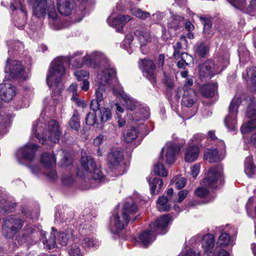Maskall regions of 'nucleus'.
Returning <instances> with one entry per match:
<instances>
[{
    "label": "nucleus",
    "instance_id": "f257e3e1",
    "mask_svg": "<svg viewBox=\"0 0 256 256\" xmlns=\"http://www.w3.org/2000/svg\"><path fill=\"white\" fill-rule=\"evenodd\" d=\"M80 52H76L68 58L58 57L52 62L46 77V82L48 86L53 89V94L60 95L62 90L60 82L65 72L64 64L66 62L68 61L74 68H80L84 64H86L84 62L85 56L82 58Z\"/></svg>",
    "mask_w": 256,
    "mask_h": 256
},
{
    "label": "nucleus",
    "instance_id": "f03ea898",
    "mask_svg": "<svg viewBox=\"0 0 256 256\" xmlns=\"http://www.w3.org/2000/svg\"><path fill=\"white\" fill-rule=\"evenodd\" d=\"M32 134L44 144H47L48 140L54 143L58 142L62 132L58 122L52 120L48 122L46 130L42 123L35 122L32 126Z\"/></svg>",
    "mask_w": 256,
    "mask_h": 256
},
{
    "label": "nucleus",
    "instance_id": "7ed1b4c3",
    "mask_svg": "<svg viewBox=\"0 0 256 256\" xmlns=\"http://www.w3.org/2000/svg\"><path fill=\"white\" fill-rule=\"evenodd\" d=\"M182 146L172 142H168L162 149L160 157L158 162L154 166L156 174L160 176H166L168 172L162 163L164 160L168 164H172L175 160V156L178 154Z\"/></svg>",
    "mask_w": 256,
    "mask_h": 256
},
{
    "label": "nucleus",
    "instance_id": "20e7f679",
    "mask_svg": "<svg viewBox=\"0 0 256 256\" xmlns=\"http://www.w3.org/2000/svg\"><path fill=\"white\" fill-rule=\"evenodd\" d=\"M138 210V207L133 202H128L124 204L121 211L114 213L112 218L117 230H121L128 225L132 216Z\"/></svg>",
    "mask_w": 256,
    "mask_h": 256
},
{
    "label": "nucleus",
    "instance_id": "39448f33",
    "mask_svg": "<svg viewBox=\"0 0 256 256\" xmlns=\"http://www.w3.org/2000/svg\"><path fill=\"white\" fill-rule=\"evenodd\" d=\"M48 14L50 20L57 21L58 14L53 0H36L33 4V15L42 18Z\"/></svg>",
    "mask_w": 256,
    "mask_h": 256
},
{
    "label": "nucleus",
    "instance_id": "423d86ee",
    "mask_svg": "<svg viewBox=\"0 0 256 256\" xmlns=\"http://www.w3.org/2000/svg\"><path fill=\"white\" fill-rule=\"evenodd\" d=\"M223 168L222 166L211 168L208 172V176L202 181L204 186L215 188L222 184Z\"/></svg>",
    "mask_w": 256,
    "mask_h": 256
},
{
    "label": "nucleus",
    "instance_id": "0eeeda50",
    "mask_svg": "<svg viewBox=\"0 0 256 256\" xmlns=\"http://www.w3.org/2000/svg\"><path fill=\"white\" fill-rule=\"evenodd\" d=\"M241 102V98H234L230 104L228 114L224 120L225 125L230 131H234L236 128L238 110Z\"/></svg>",
    "mask_w": 256,
    "mask_h": 256
},
{
    "label": "nucleus",
    "instance_id": "6e6552de",
    "mask_svg": "<svg viewBox=\"0 0 256 256\" xmlns=\"http://www.w3.org/2000/svg\"><path fill=\"white\" fill-rule=\"evenodd\" d=\"M81 164L84 170L92 174V176L94 180L101 182L104 181V174L100 168H97L94 159L91 156H82Z\"/></svg>",
    "mask_w": 256,
    "mask_h": 256
},
{
    "label": "nucleus",
    "instance_id": "1a4fd4ad",
    "mask_svg": "<svg viewBox=\"0 0 256 256\" xmlns=\"http://www.w3.org/2000/svg\"><path fill=\"white\" fill-rule=\"evenodd\" d=\"M22 225L20 219L14 217L7 218L2 225V234L5 237L11 238L20 230Z\"/></svg>",
    "mask_w": 256,
    "mask_h": 256
},
{
    "label": "nucleus",
    "instance_id": "9d476101",
    "mask_svg": "<svg viewBox=\"0 0 256 256\" xmlns=\"http://www.w3.org/2000/svg\"><path fill=\"white\" fill-rule=\"evenodd\" d=\"M41 161L44 165V168L45 169L44 174L50 179L56 180L58 176L56 170L53 169L56 162L54 156L44 153L42 156Z\"/></svg>",
    "mask_w": 256,
    "mask_h": 256
},
{
    "label": "nucleus",
    "instance_id": "9b49d317",
    "mask_svg": "<svg viewBox=\"0 0 256 256\" xmlns=\"http://www.w3.org/2000/svg\"><path fill=\"white\" fill-rule=\"evenodd\" d=\"M116 73L114 68L108 66L100 70L97 76L98 86L110 88Z\"/></svg>",
    "mask_w": 256,
    "mask_h": 256
},
{
    "label": "nucleus",
    "instance_id": "f8f14e48",
    "mask_svg": "<svg viewBox=\"0 0 256 256\" xmlns=\"http://www.w3.org/2000/svg\"><path fill=\"white\" fill-rule=\"evenodd\" d=\"M138 66L143 75L152 84H154L156 82V65L154 62L150 60L140 59L138 62Z\"/></svg>",
    "mask_w": 256,
    "mask_h": 256
},
{
    "label": "nucleus",
    "instance_id": "ddd939ff",
    "mask_svg": "<svg viewBox=\"0 0 256 256\" xmlns=\"http://www.w3.org/2000/svg\"><path fill=\"white\" fill-rule=\"evenodd\" d=\"M5 72L12 78H20L24 74V68L19 61L8 59L5 68Z\"/></svg>",
    "mask_w": 256,
    "mask_h": 256
},
{
    "label": "nucleus",
    "instance_id": "4468645a",
    "mask_svg": "<svg viewBox=\"0 0 256 256\" xmlns=\"http://www.w3.org/2000/svg\"><path fill=\"white\" fill-rule=\"evenodd\" d=\"M222 70L218 65H216L214 62L208 60L200 66V76L211 78L214 74L220 73Z\"/></svg>",
    "mask_w": 256,
    "mask_h": 256
},
{
    "label": "nucleus",
    "instance_id": "2eb2a0df",
    "mask_svg": "<svg viewBox=\"0 0 256 256\" xmlns=\"http://www.w3.org/2000/svg\"><path fill=\"white\" fill-rule=\"evenodd\" d=\"M176 96L178 98L182 96V104L186 107L192 106L196 100V92L192 88H178Z\"/></svg>",
    "mask_w": 256,
    "mask_h": 256
},
{
    "label": "nucleus",
    "instance_id": "dca6fc26",
    "mask_svg": "<svg viewBox=\"0 0 256 256\" xmlns=\"http://www.w3.org/2000/svg\"><path fill=\"white\" fill-rule=\"evenodd\" d=\"M114 94L117 97L121 98L124 102V105L128 109L132 111L136 110L138 108L139 104L136 101L131 99L124 92L122 88L118 86L117 88H114L112 89Z\"/></svg>",
    "mask_w": 256,
    "mask_h": 256
},
{
    "label": "nucleus",
    "instance_id": "f3484780",
    "mask_svg": "<svg viewBox=\"0 0 256 256\" xmlns=\"http://www.w3.org/2000/svg\"><path fill=\"white\" fill-rule=\"evenodd\" d=\"M170 220V218L168 214L162 216L150 224L151 231L162 234H164V232H162V231L167 226Z\"/></svg>",
    "mask_w": 256,
    "mask_h": 256
},
{
    "label": "nucleus",
    "instance_id": "a211bd4d",
    "mask_svg": "<svg viewBox=\"0 0 256 256\" xmlns=\"http://www.w3.org/2000/svg\"><path fill=\"white\" fill-rule=\"evenodd\" d=\"M36 146L34 144H28L17 152V156H21L26 160H32L34 157Z\"/></svg>",
    "mask_w": 256,
    "mask_h": 256
},
{
    "label": "nucleus",
    "instance_id": "6ab92c4d",
    "mask_svg": "<svg viewBox=\"0 0 256 256\" xmlns=\"http://www.w3.org/2000/svg\"><path fill=\"white\" fill-rule=\"evenodd\" d=\"M130 20L131 18L129 16L120 15L115 18H108V22L109 24L114 27L118 32H120L125 24Z\"/></svg>",
    "mask_w": 256,
    "mask_h": 256
},
{
    "label": "nucleus",
    "instance_id": "aec40b11",
    "mask_svg": "<svg viewBox=\"0 0 256 256\" xmlns=\"http://www.w3.org/2000/svg\"><path fill=\"white\" fill-rule=\"evenodd\" d=\"M106 94V90L102 86H98V87L96 90L95 96L96 99L92 100L90 102V108L94 111L100 108V102L104 100Z\"/></svg>",
    "mask_w": 256,
    "mask_h": 256
},
{
    "label": "nucleus",
    "instance_id": "412c9836",
    "mask_svg": "<svg viewBox=\"0 0 256 256\" xmlns=\"http://www.w3.org/2000/svg\"><path fill=\"white\" fill-rule=\"evenodd\" d=\"M202 246L205 251L204 256H214V238L213 235L208 234L203 237Z\"/></svg>",
    "mask_w": 256,
    "mask_h": 256
},
{
    "label": "nucleus",
    "instance_id": "4be33fe9",
    "mask_svg": "<svg viewBox=\"0 0 256 256\" xmlns=\"http://www.w3.org/2000/svg\"><path fill=\"white\" fill-rule=\"evenodd\" d=\"M218 85L216 84H206L200 88V92L203 96L206 98L214 97L218 94Z\"/></svg>",
    "mask_w": 256,
    "mask_h": 256
},
{
    "label": "nucleus",
    "instance_id": "5701e85b",
    "mask_svg": "<svg viewBox=\"0 0 256 256\" xmlns=\"http://www.w3.org/2000/svg\"><path fill=\"white\" fill-rule=\"evenodd\" d=\"M39 232L42 236V243L48 249H52L56 246V236L54 233L52 232L47 236H46V232L42 230Z\"/></svg>",
    "mask_w": 256,
    "mask_h": 256
},
{
    "label": "nucleus",
    "instance_id": "b1692460",
    "mask_svg": "<svg viewBox=\"0 0 256 256\" xmlns=\"http://www.w3.org/2000/svg\"><path fill=\"white\" fill-rule=\"evenodd\" d=\"M123 160L122 152L118 150H114L109 154L108 161L112 168H116L119 166Z\"/></svg>",
    "mask_w": 256,
    "mask_h": 256
},
{
    "label": "nucleus",
    "instance_id": "393cba45",
    "mask_svg": "<svg viewBox=\"0 0 256 256\" xmlns=\"http://www.w3.org/2000/svg\"><path fill=\"white\" fill-rule=\"evenodd\" d=\"M57 8L60 14L64 16L70 14L72 11L70 0H56Z\"/></svg>",
    "mask_w": 256,
    "mask_h": 256
},
{
    "label": "nucleus",
    "instance_id": "a878e982",
    "mask_svg": "<svg viewBox=\"0 0 256 256\" xmlns=\"http://www.w3.org/2000/svg\"><path fill=\"white\" fill-rule=\"evenodd\" d=\"M105 58V56L101 52L95 51L90 54H87L85 56L84 62L88 66H94L96 62H98L101 60Z\"/></svg>",
    "mask_w": 256,
    "mask_h": 256
},
{
    "label": "nucleus",
    "instance_id": "bb28decb",
    "mask_svg": "<svg viewBox=\"0 0 256 256\" xmlns=\"http://www.w3.org/2000/svg\"><path fill=\"white\" fill-rule=\"evenodd\" d=\"M155 232L151 231L150 227L148 230L142 232L139 237L142 244L146 246L152 242L156 238L154 234Z\"/></svg>",
    "mask_w": 256,
    "mask_h": 256
},
{
    "label": "nucleus",
    "instance_id": "cd10ccee",
    "mask_svg": "<svg viewBox=\"0 0 256 256\" xmlns=\"http://www.w3.org/2000/svg\"><path fill=\"white\" fill-rule=\"evenodd\" d=\"M198 154L199 149L197 146H189L185 152L184 160L187 162H193L196 160Z\"/></svg>",
    "mask_w": 256,
    "mask_h": 256
},
{
    "label": "nucleus",
    "instance_id": "c85d7f7f",
    "mask_svg": "<svg viewBox=\"0 0 256 256\" xmlns=\"http://www.w3.org/2000/svg\"><path fill=\"white\" fill-rule=\"evenodd\" d=\"M149 184L151 194L156 195L160 192L163 182L160 178H154L152 181L150 180Z\"/></svg>",
    "mask_w": 256,
    "mask_h": 256
},
{
    "label": "nucleus",
    "instance_id": "c756f323",
    "mask_svg": "<svg viewBox=\"0 0 256 256\" xmlns=\"http://www.w3.org/2000/svg\"><path fill=\"white\" fill-rule=\"evenodd\" d=\"M204 158L210 162H214L220 160V158L218 154V150H207L204 152Z\"/></svg>",
    "mask_w": 256,
    "mask_h": 256
},
{
    "label": "nucleus",
    "instance_id": "7c9ffc66",
    "mask_svg": "<svg viewBox=\"0 0 256 256\" xmlns=\"http://www.w3.org/2000/svg\"><path fill=\"white\" fill-rule=\"evenodd\" d=\"M244 163V172L248 176H250L256 173V168L254 164L252 157H247Z\"/></svg>",
    "mask_w": 256,
    "mask_h": 256
},
{
    "label": "nucleus",
    "instance_id": "2f4dec72",
    "mask_svg": "<svg viewBox=\"0 0 256 256\" xmlns=\"http://www.w3.org/2000/svg\"><path fill=\"white\" fill-rule=\"evenodd\" d=\"M82 244L83 247L86 250H87L98 246L99 242L97 240L92 237L86 236L84 238Z\"/></svg>",
    "mask_w": 256,
    "mask_h": 256
},
{
    "label": "nucleus",
    "instance_id": "473e14b6",
    "mask_svg": "<svg viewBox=\"0 0 256 256\" xmlns=\"http://www.w3.org/2000/svg\"><path fill=\"white\" fill-rule=\"evenodd\" d=\"M136 34L138 36V40L141 46H144L151 42V36L148 32L136 31Z\"/></svg>",
    "mask_w": 256,
    "mask_h": 256
},
{
    "label": "nucleus",
    "instance_id": "72a5a7b5",
    "mask_svg": "<svg viewBox=\"0 0 256 256\" xmlns=\"http://www.w3.org/2000/svg\"><path fill=\"white\" fill-rule=\"evenodd\" d=\"M72 233L68 231L66 232H60L57 236V242L62 246L67 244L68 240L72 238Z\"/></svg>",
    "mask_w": 256,
    "mask_h": 256
},
{
    "label": "nucleus",
    "instance_id": "f704fd0d",
    "mask_svg": "<svg viewBox=\"0 0 256 256\" xmlns=\"http://www.w3.org/2000/svg\"><path fill=\"white\" fill-rule=\"evenodd\" d=\"M138 130L134 127L128 129L124 134L125 142L128 143L132 142L138 137Z\"/></svg>",
    "mask_w": 256,
    "mask_h": 256
},
{
    "label": "nucleus",
    "instance_id": "c9c22d12",
    "mask_svg": "<svg viewBox=\"0 0 256 256\" xmlns=\"http://www.w3.org/2000/svg\"><path fill=\"white\" fill-rule=\"evenodd\" d=\"M168 199L164 196L158 198L157 201V207L159 211H168L170 209V205L168 204Z\"/></svg>",
    "mask_w": 256,
    "mask_h": 256
},
{
    "label": "nucleus",
    "instance_id": "e433bc0d",
    "mask_svg": "<svg viewBox=\"0 0 256 256\" xmlns=\"http://www.w3.org/2000/svg\"><path fill=\"white\" fill-rule=\"evenodd\" d=\"M136 110H138V114L134 116V118H132V120L135 121H138L141 119H147L149 118L150 112L149 110L147 108H140V105L138 106V108Z\"/></svg>",
    "mask_w": 256,
    "mask_h": 256
},
{
    "label": "nucleus",
    "instance_id": "4c0bfd02",
    "mask_svg": "<svg viewBox=\"0 0 256 256\" xmlns=\"http://www.w3.org/2000/svg\"><path fill=\"white\" fill-rule=\"evenodd\" d=\"M68 124L72 128L75 130H78L80 128V116L77 111L74 112L69 121Z\"/></svg>",
    "mask_w": 256,
    "mask_h": 256
},
{
    "label": "nucleus",
    "instance_id": "58836bf2",
    "mask_svg": "<svg viewBox=\"0 0 256 256\" xmlns=\"http://www.w3.org/2000/svg\"><path fill=\"white\" fill-rule=\"evenodd\" d=\"M256 128V118L251 120L247 123L244 124L240 128L242 134L248 132Z\"/></svg>",
    "mask_w": 256,
    "mask_h": 256
},
{
    "label": "nucleus",
    "instance_id": "ea45409f",
    "mask_svg": "<svg viewBox=\"0 0 256 256\" xmlns=\"http://www.w3.org/2000/svg\"><path fill=\"white\" fill-rule=\"evenodd\" d=\"M24 231L26 233L21 238H20L18 240L20 245L24 243L27 240L28 237L27 234H32L35 232H37L36 230L34 228V226L31 225H28L26 226L24 228Z\"/></svg>",
    "mask_w": 256,
    "mask_h": 256
},
{
    "label": "nucleus",
    "instance_id": "a19ab883",
    "mask_svg": "<svg viewBox=\"0 0 256 256\" xmlns=\"http://www.w3.org/2000/svg\"><path fill=\"white\" fill-rule=\"evenodd\" d=\"M132 14L141 20H145L150 16L149 12H144L138 8H133L130 10Z\"/></svg>",
    "mask_w": 256,
    "mask_h": 256
},
{
    "label": "nucleus",
    "instance_id": "79ce46f5",
    "mask_svg": "<svg viewBox=\"0 0 256 256\" xmlns=\"http://www.w3.org/2000/svg\"><path fill=\"white\" fill-rule=\"evenodd\" d=\"M132 14L141 20H145L150 16L149 12H144L138 8H133L130 10Z\"/></svg>",
    "mask_w": 256,
    "mask_h": 256
},
{
    "label": "nucleus",
    "instance_id": "37998d69",
    "mask_svg": "<svg viewBox=\"0 0 256 256\" xmlns=\"http://www.w3.org/2000/svg\"><path fill=\"white\" fill-rule=\"evenodd\" d=\"M249 100L251 103L249 104L246 111V116L248 117H252L256 114V103L254 102L255 98L250 97Z\"/></svg>",
    "mask_w": 256,
    "mask_h": 256
},
{
    "label": "nucleus",
    "instance_id": "c03bdc74",
    "mask_svg": "<svg viewBox=\"0 0 256 256\" xmlns=\"http://www.w3.org/2000/svg\"><path fill=\"white\" fill-rule=\"evenodd\" d=\"M183 18L180 16H174L168 24V28L175 30L179 29Z\"/></svg>",
    "mask_w": 256,
    "mask_h": 256
},
{
    "label": "nucleus",
    "instance_id": "a18cd8bd",
    "mask_svg": "<svg viewBox=\"0 0 256 256\" xmlns=\"http://www.w3.org/2000/svg\"><path fill=\"white\" fill-rule=\"evenodd\" d=\"M230 242V238L227 233H222L219 236L218 244L220 246H226Z\"/></svg>",
    "mask_w": 256,
    "mask_h": 256
},
{
    "label": "nucleus",
    "instance_id": "49530a36",
    "mask_svg": "<svg viewBox=\"0 0 256 256\" xmlns=\"http://www.w3.org/2000/svg\"><path fill=\"white\" fill-rule=\"evenodd\" d=\"M68 254L69 256H84V253L82 252L80 248L76 244L70 246Z\"/></svg>",
    "mask_w": 256,
    "mask_h": 256
},
{
    "label": "nucleus",
    "instance_id": "de8ad7c7",
    "mask_svg": "<svg viewBox=\"0 0 256 256\" xmlns=\"http://www.w3.org/2000/svg\"><path fill=\"white\" fill-rule=\"evenodd\" d=\"M100 114L101 122H104L110 120L112 118L110 110L108 108H102L100 110Z\"/></svg>",
    "mask_w": 256,
    "mask_h": 256
},
{
    "label": "nucleus",
    "instance_id": "09e8293b",
    "mask_svg": "<svg viewBox=\"0 0 256 256\" xmlns=\"http://www.w3.org/2000/svg\"><path fill=\"white\" fill-rule=\"evenodd\" d=\"M134 40V36L132 34H127L124 40L123 45L124 48L128 52H130L129 49H132V42Z\"/></svg>",
    "mask_w": 256,
    "mask_h": 256
},
{
    "label": "nucleus",
    "instance_id": "8fccbe9b",
    "mask_svg": "<svg viewBox=\"0 0 256 256\" xmlns=\"http://www.w3.org/2000/svg\"><path fill=\"white\" fill-rule=\"evenodd\" d=\"M93 112H88L87 114L85 121L86 124L89 126H94L96 123L97 120L96 118V114L95 111L93 110Z\"/></svg>",
    "mask_w": 256,
    "mask_h": 256
},
{
    "label": "nucleus",
    "instance_id": "3c124183",
    "mask_svg": "<svg viewBox=\"0 0 256 256\" xmlns=\"http://www.w3.org/2000/svg\"><path fill=\"white\" fill-rule=\"evenodd\" d=\"M208 46L203 43L200 44L196 48V52L202 57L206 56L208 53Z\"/></svg>",
    "mask_w": 256,
    "mask_h": 256
},
{
    "label": "nucleus",
    "instance_id": "603ef678",
    "mask_svg": "<svg viewBox=\"0 0 256 256\" xmlns=\"http://www.w3.org/2000/svg\"><path fill=\"white\" fill-rule=\"evenodd\" d=\"M74 76L76 78L78 81H82L86 78H89V74L86 70H78L74 72Z\"/></svg>",
    "mask_w": 256,
    "mask_h": 256
},
{
    "label": "nucleus",
    "instance_id": "864d4df0",
    "mask_svg": "<svg viewBox=\"0 0 256 256\" xmlns=\"http://www.w3.org/2000/svg\"><path fill=\"white\" fill-rule=\"evenodd\" d=\"M247 74L252 84H256V67L250 68L247 72Z\"/></svg>",
    "mask_w": 256,
    "mask_h": 256
},
{
    "label": "nucleus",
    "instance_id": "5fc2aeb1",
    "mask_svg": "<svg viewBox=\"0 0 256 256\" xmlns=\"http://www.w3.org/2000/svg\"><path fill=\"white\" fill-rule=\"evenodd\" d=\"M234 7L238 9H242L245 5V0H227Z\"/></svg>",
    "mask_w": 256,
    "mask_h": 256
},
{
    "label": "nucleus",
    "instance_id": "6e6d98bb",
    "mask_svg": "<svg viewBox=\"0 0 256 256\" xmlns=\"http://www.w3.org/2000/svg\"><path fill=\"white\" fill-rule=\"evenodd\" d=\"M208 190L204 187L198 188L195 190V194L201 198L206 197L208 194Z\"/></svg>",
    "mask_w": 256,
    "mask_h": 256
},
{
    "label": "nucleus",
    "instance_id": "4d7b16f0",
    "mask_svg": "<svg viewBox=\"0 0 256 256\" xmlns=\"http://www.w3.org/2000/svg\"><path fill=\"white\" fill-rule=\"evenodd\" d=\"M181 60L186 64V65L188 66L190 63L193 62V58L192 56L188 54L187 53H182L180 54Z\"/></svg>",
    "mask_w": 256,
    "mask_h": 256
},
{
    "label": "nucleus",
    "instance_id": "13d9d810",
    "mask_svg": "<svg viewBox=\"0 0 256 256\" xmlns=\"http://www.w3.org/2000/svg\"><path fill=\"white\" fill-rule=\"evenodd\" d=\"M174 52L173 54V56L175 58H178L180 57V51L182 48V44L180 42H177L174 46Z\"/></svg>",
    "mask_w": 256,
    "mask_h": 256
},
{
    "label": "nucleus",
    "instance_id": "bf43d9fd",
    "mask_svg": "<svg viewBox=\"0 0 256 256\" xmlns=\"http://www.w3.org/2000/svg\"><path fill=\"white\" fill-rule=\"evenodd\" d=\"M2 209L4 212H11L10 207L8 206V202L5 200H1L0 201V210Z\"/></svg>",
    "mask_w": 256,
    "mask_h": 256
},
{
    "label": "nucleus",
    "instance_id": "052dcab7",
    "mask_svg": "<svg viewBox=\"0 0 256 256\" xmlns=\"http://www.w3.org/2000/svg\"><path fill=\"white\" fill-rule=\"evenodd\" d=\"M188 190H180L178 194V202H182L188 195Z\"/></svg>",
    "mask_w": 256,
    "mask_h": 256
},
{
    "label": "nucleus",
    "instance_id": "680f3d73",
    "mask_svg": "<svg viewBox=\"0 0 256 256\" xmlns=\"http://www.w3.org/2000/svg\"><path fill=\"white\" fill-rule=\"evenodd\" d=\"M186 183V180L184 178H180L176 182V186L178 188L180 189L185 186Z\"/></svg>",
    "mask_w": 256,
    "mask_h": 256
},
{
    "label": "nucleus",
    "instance_id": "e2e57ef3",
    "mask_svg": "<svg viewBox=\"0 0 256 256\" xmlns=\"http://www.w3.org/2000/svg\"><path fill=\"white\" fill-rule=\"evenodd\" d=\"M200 169V166L197 164L194 165L191 168V175L194 177L196 178L199 174Z\"/></svg>",
    "mask_w": 256,
    "mask_h": 256
},
{
    "label": "nucleus",
    "instance_id": "0e129e2a",
    "mask_svg": "<svg viewBox=\"0 0 256 256\" xmlns=\"http://www.w3.org/2000/svg\"><path fill=\"white\" fill-rule=\"evenodd\" d=\"M193 84V80L192 76L186 79V81L184 82L183 88H184V90H188L190 87L192 86Z\"/></svg>",
    "mask_w": 256,
    "mask_h": 256
},
{
    "label": "nucleus",
    "instance_id": "69168bd1",
    "mask_svg": "<svg viewBox=\"0 0 256 256\" xmlns=\"http://www.w3.org/2000/svg\"><path fill=\"white\" fill-rule=\"evenodd\" d=\"M68 90L70 92H72V99L74 100H77L76 98H74V94H76L77 90V85L75 84H71L68 88Z\"/></svg>",
    "mask_w": 256,
    "mask_h": 256
},
{
    "label": "nucleus",
    "instance_id": "338daca9",
    "mask_svg": "<svg viewBox=\"0 0 256 256\" xmlns=\"http://www.w3.org/2000/svg\"><path fill=\"white\" fill-rule=\"evenodd\" d=\"M32 172L36 175L42 172V170L37 165H34L30 167Z\"/></svg>",
    "mask_w": 256,
    "mask_h": 256
},
{
    "label": "nucleus",
    "instance_id": "774afa93",
    "mask_svg": "<svg viewBox=\"0 0 256 256\" xmlns=\"http://www.w3.org/2000/svg\"><path fill=\"white\" fill-rule=\"evenodd\" d=\"M179 256H200V254L198 252H195L192 250H189L185 256L181 254Z\"/></svg>",
    "mask_w": 256,
    "mask_h": 256
}]
</instances>
